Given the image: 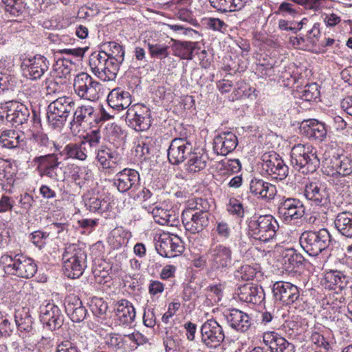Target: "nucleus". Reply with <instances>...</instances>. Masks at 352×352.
Masks as SVG:
<instances>
[{"instance_id": "f257e3e1", "label": "nucleus", "mask_w": 352, "mask_h": 352, "mask_svg": "<svg viewBox=\"0 0 352 352\" xmlns=\"http://www.w3.org/2000/svg\"><path fill=\"white\" fill-rule=\"evenodd\" d=\"M62 260L64 274L69 278L80 277L87 267V253L76 243L65 245Z\"/></svg>"}, {"instance_id": "f03ea898", "label": "nucleus", "mask_w": 352, "mask_h": 352, "mask_svg": "<svg viewBox=\"0 0 352 352\" xmlns=\"http://www.w3.org/2000/svg\"><path fill=\"white\" fill-rule=\"evenodd\" d=\"M278 223L276 219L270 215L254 214L248 220V236L263 243L269 242L276 236Z\"/></svg>"}, {"instance_id": "7ed1b4c3", "label": "nucleus", "mask_w": 352, "mask_h": 352, "mask_svg": "<svg viewBox=\"0 0 352 352\" xmlns=\"http://www.w3.org/2000/svg\"><path fill=\"white\" fill-rule=\"evenodd\" d=\"M290 157L293 167L302 173H314L320 166L317 151L309 145L298 144L294 146Z\"/></svg>"}, {"instance_id": "20e7f679", "label": "nucleus", "mask_w": 352, "mask_h": 352, "mask_svg": "<svg viewBox=\"0 0 352 352\" xmlns=\"http://www.w3.org/2000/svg\"><path fill=\"white\" fill-rule=\"evenodd\" d=\"M332 242L331 235L325 228L318 230H307L300 236V246L311 256H318L327 249Z\"/></svg>"}, {"instance_id": "39448f33", "label": "nucleus", "mask_w": 352, "mask_h": 352, "mask_svg": "<svg viewBox=\"0 0 352 352\" xmlns=\"http://www.w3.org/2000/svg\"><path fill=\"white\" fill-rule=\"evenodd\" d=\"M74 102L70 97H60L47 108V119L54 129H60L74 109Z\"/></svg>"}, {"instance_id": "423d86ee", "label": "nucleus", "mask_w": 352, "mask_h": 352, "mask_svg": "<svg viewBox=\"0 0 352 352\" xmlns=\"http://www.w3.org/2000/svg\"><path fill=\"white\" fill-rule=\"evenodd\" d=\"M208 256V270L212 272H227L232 265V250L224 244L211 245Z\"/></svg>"}, {"instance_id": "0eeeda50", "label": "nucleus", "mask_w": 352, "mask_h": 352, "mask_svg": "<svg viewBox=\"0 0 352 352\" xmlns=\"http://www.w3.org/2000/svg\"><path fill=\"white\" fill-rule=\"evenodd\" d=\"M74 89L80 98L95 101L100 97L102 85L87 73L82 72L76 76Z\"/></svg>"}, {"instance_id": "6e6552de", "label": "nucleus", "mask_w": 352, "mask_h": 352, "mask_svg": "<svg viewBox=\"0 0 352 352\" xmlns=\"http://www.w3.org/2000/svg\"><path fill=\"white\" fill-rule=\"evenodd\" d=\"M110 60L102 51L93 52L89 57V66L93 73L104 81L113 80L118 72L116 67H111Z\"/></svg>"}, {"instance_id": "1a4fd4ad", "label": "nucleus", "mask_w": 352, "mask_h": 352, "mask_svg": "<svg viewBox=\"0 0 352 352\" xmlns=\"http://www.w3.org/2000/svg\"><path fill=\"white\" fill-rule=\"evenodd\" d=\"M41 128V119L30 102L28 105L23 104V135L30 138L34 145H30V150L34 147L38 141Z\"/></svg>"}, {"instance_id": "9d476101", "label": "nucleus", "mask_w": 352, "mask_h": 352, "mask_svg": "<svg viewBox=\"0 0 352 352\" xmlns=\"http://www.w3.org/2000/svg\"><path fill=\"white\" fill-rule=\"evenodd\" d=\"M261 166L272 177L283 180L289 174V167L285 164L282 157L276 152L264 153L262 157Z\"/></svg>"}, {"instance_id": "9b49d317", "label": "nucleus", "mask_w": 352, "mask_h": 352, "mask_svg": "<svg viewBox=\"0 0 352 352\" xmlns=\"http://www.w3.org/2000/svg\"><path fill=\"white\" fill-rule=\"evenodd\" d=\"M305 214V208L302 202L296 198H285L278 204V217L286 223L300 219Z\"/></svg>"}, {"instance_id": "f8f14e48", "label": "nucleus", "mask_w": 352, "mask_h": 352, "mask_svg": "<svg viewBox=\"0 0 352 352\" xmlns=\"http://www.w3.org/2000/svg\"><path fill=\"white\" fill-rule=\"evenodd\" d=\"M201 342L208 348L215 349L225 339L223 327L214 320H207L200 329Z\"/></svg>"}, {"instance_id": "ddd939ff", "label": "nucleus", "mask_w": 352, "mask_h": 352, "mask_svg": "<svg viewBox=\"0 0 352 352\" xmlns=\"http://www.w3.org/2000/svg\"><path fill=\"white\" fill-rule=\"evenodd\" d=\"M304 195L312 204L327 206L330 202V189L324 182L319 180L310 182L305 185Z\"/></svg>"}, {"instance_id": "4468645a", "label": "nucleus", "mask_w": 352, "mask_h": 352, "mask_svg": "<svg viewBox=\"0 0 352 352\" xmlns=\"http://www.w3.org/2000/svg\"><path fill=\"white\" fill-rule=\"evenodd\" d=\"M125 119L128 125L136 131H146L151 125V111L145 106L129 108Z\"/></svg>"}, {"instance_id": "2eb2a0df", "label": "nucleus", "mask_w": 352, "mask_h": 352, "mask_svg": "<svg viewBox=\"0 0 352 352\" xmlns=\"http://www.w3.org/2000/svg\"><path fill=\"white\" fill-rule=\"evenodd\" d=\"M210 216L200 211L186 208L182 214V221L186 231L197 234L208 227Z\"/></svg>"}, {"instance_id": "dca6fc26", "label": "nucleus", "mask_w": 352, "mask_h": 352, "mask_svg": "<svg viewBox=\"0 0 352 352\" xmlns=\"http://www.w3.org/2000/svg\"><path fill=\"white\" fill-rule=\"evenodd\" d=\"M192 145L186 138L173 139L168 149V159L170 164L179 165L188 159Z\"/></svg>"}, {"instance_id": "f3484780", "label": "nucleus", "mask_w": 352, "mask_h": 352, "mask_svg": "<svg viewBox=\"0 0 352 352\" xmlns=\"http://www.w3.org/2000/svg\"><path fill=\"white\" fill-rule=\"evenodd\" d=\"M155 249L162 256L173 258L182 254L185 248L184 242L177 236L164 235L160 236Z\"/></svg>"}, {"instance_id": "a211bd4d", "label": "nucleus", "mask_w": 352, "mask_h": 352, "mask_svg": "<svg viewBox=\"0 0 352 352\" xmlns=\"http://www.w3.org/2000/svg\"><path fill=\"white\" fill-rule=\"evenodd\" d=\"M49 62L41 55L23 57V76L31 80L40 78L48 69Z\"/></svg>"}, {"instance_id": "6ab92c4d", "label": "nucleus", "mask_w": 352, "mask_h": 352, "mask_svg": "<svg viewBox=\"0 0 352 352\" xmlns=\"http://www.w3.org/2000/svg\"><path fill=\"white\" fill-rule=\"evenodd\" d=\"M272 293L276 301L285 305L294 303L300 296L298 287L289 282H276L272 287Z\"/></svg>"}, {"instance_id": "aec40b11", "label": "nucleus", "mask_w": 352, "mask_h": 352, "mask_svg": "<svg viewBox=\"0 0 352 352\" xmlns=\"http://www.w3.org/2000/svg\"><path fill=\"white\" fill-rule=\"evenodd\" d=\"M236 294L241 301L253 305H261L265 298L263 287L252 283L241 285L236 289Z\"/></svg>"}, {"instance_id": "412c9836", "label": "nucleus", "mask_w": 352, "mask_h": 352, "mask_svg": "<svg viewBox=\"0 0 352 352\" xmlns=\"http://www.w3.org/2000/svg\"><path fill=\"white\" fill-rule=\"evenodd\" d=\"M41 312L40 320L47 329L55 331L63 327L64 316L58 306L48 303Z\"/></svg>"}, {"instance_id": "4be33fe9", "label": "nucleus", "mask_w": 352, "mask_h": 352, "mask_svg": "<svg viewBox=\"0 0 352 352\" xmlns=\"http://www.w3.org/2000/svg\"><path fill=\"white\" fill-rule=\"evenodd\" d=\"M263 340L271 352H296L294 344L276 332H265Z\"/></svg>"}, {"instance_id": "5701e85b", "label": "nucleus", "mask_w": 352, "mask_h": 352, "mask_svg": "<svg viewBox=\"0 0 352 352\" xmlns=\"http://www.w3.org/2000/svg\"><path fill=\"white\" fill-rule=\"evenodd\" d=\"M224 316L230 327L240 332L248 331L252 325L249 315L238 309L227 310L224 313Z\"/></svg>"}, {"instance_id": "b1692460", "label": "nucleus", "mask_w": 352, "mask_h": 352, "mask_svg": "<svg viewBox=\"0 0 352 352\" xmlns=\"http://www.w3.org/2000/svg\"><path fill=\"white\" fill-rule=\"evenodd\" d=\"M140 181L139 173L131 168H124L116 175L113 185L120 192H125L138 184Z\"/></svg>"}, {"instance_id": "393cba45", "label": "nucleus", "mask_w": 352, "mask_h": 352, "mask_svg": "<svg viewBox=\"0 0 352 352\" xmlns=\"http://www.w3.org/2000/svg\"><path fill=\"white\" fill-rule=\"evenodd\" d=\"M238 144L236 135L232 132H222L214 139L213 148L218 154L226 155L235 149Z\"/></svg>"}, {"instance_id": "a878e982", "label": "nucleus", "mask_w": 352, "mask_h": 352, "mask_svg": "<svg viewBox=\"0 0 352 352\" xmlns=\"http://www.w3.org/2000/svg\"><path fill=\"white\" fill-rule=\"evenodd\" d=\"M116 319L119 325H131L135 318V310L133 304L127 300L118 301L114 307Z\"/></svg>"}, {"instance_id": "bb28decb", "label": "nucleus", "mask_w": 352, "mask_h": 352, "mask_svg": "<svg viewBox=\"0 0 352 352\" xmlns=\"http://www.w3.org/2000/svg\"><path fill=\"white\" fill-rule=\"evenodd\" d=\"M67 314L74 322H82L87 317V310L82 305V301L76 296L67 298L65 302Z\"/></svg>"}, {"instance_id": "cd10ccee", "label": "nucleus", "mask_w": 352, "mask_h": 352, "mask_svg": "<svg viewBox=\"0 0 352 352\" xmlns=\"http://www.w3.org/2000/svg\"><path fill=\"white\" fill-rule=\"evenodd\" d=\"M250 190L254 195L265 200L272 199L276 194V188L274 185L256 178L251 180Z\"/></svg>"}, {"instance_id": "c85d7f7f", "label": "nucleus", "mask_w": 352, "mask_h": 352, "mask_svg": "<svg viewBox=\"0 0 352 352\" xmlns=\"http://www.w3.org/2000/svg\"><path fill=\"white\" fill-rule=\"evenodd\" d=\"M102 50L104 54H107L108 58L111 60L110 65L111 67H116L119 71L121 64L123 63L124 59V50L122 45L119 43L110 41L102 44Z\"/></svg>"}, {"instance_id": "c756f323", "label": "nucleus", "mask_w": 352, "mask_h": 352, "mask_svg": "<svg viewBox=\"0 0 352 352\" xmlns=\"http://www.w3.org/2000/svg\"><path fill=\"white\" fill-rule=\"evenodd\" d=\"M109 105L118 111L128 108L131 103V95L129 92L124 91L120 87L113 89L107 96Z\"/></svg>"}, {"instance_id": "7c9ffc66", "label": "nucleus", "mask_w": 352, "mask_h": 352, "mask_svg": "<svg viewBox=\"0 0 352 352\" xmlns=\"http://www.w3.org/2000/svg\"><path fill=\"white\" fill-rule=\"evenodd\" d=\"M98 116L94 108L91 105L82 104L74 112L73 119L70 122V124L81 126L83 122L88 124H91L92 122H98Z\"/></svg>"}, {"instance_id": "2f4dec72", "label": "nucleus", "mask_w": 352, "mask_h": 352, "mask_svg": "<svg viewBox=\"0 0 352 352\" xmlns=\"http://www.w3.org/2000/svg\"><path fill=\"white\" fill-rule=\"evenodd\" d=\"M300 129L307 136L315 140L323 141L327 138V129L324 123L316 120H304Z\"/></svg>"}, {"instance_id": "473e14b6", "label": "nucleus", "mask_w": 352, "mask_h": 352, "mask_svg": "<svg viewBox=\"0 0 352 352\" xmlns=\"http://www.w3.org/2000/svg\"><path fill=\"white\" fill-rule=\"evenodd\" d=\"M334 223L340 234L346 238L352 239V212L348 211L339 212Z\"/></svg>"}, {"instance_id": "72a5a7b5", "label": "nucleus", "mask_w": 352, "mask_h": 352, "mask_svg": "<svg viewBox=\"0 0 352 352\" xmlns=\"http://www.w3.org/2000/svg\"><path fill=\"white\" fill-rule=\"evenodd\" d=\"M325 287L330 290H342L349 281V277L346 276L340 271H330L325 274Z\"/></svg>"}, {"instance_id": "f704fd0d", "label": "nucleus", "mask_w": 352, "mask_h": 352, "mask_svg": "<svg viewBox=\"0 0 352 352\" xmlns=\"http://www.w3.org/2000/svg\"><path fill=\"white\" fill-rule=\"evenodd\" d=\"M96 159L103 168H110L112 164H116L120 160L118 154L106 145H101L98 148Z\"/></svg>"}, {"instance_id": "c9c22d12", "label": "nucleus", "mask_w": 352, "mask_h": 352, "mask_svg": "<svg viewBox=\"0 0 352 352\" xmlns=\"http://www.w3.org/2000/svg\"><path fill=\"white\" fill-rule=\"evenodd\" d=\"M40 336L38 329L23 327V352H41L37 346Z\"/></svg>"}, {"instance_id": "e433bc0d", "label": "nucleus", "mask_w": 352, "mask_h": 352, "mask_svg": "<svg viewBox=\"0 0 352 352\" xmlns=\"http://www.w3.org/2000/svg\"><path fill=\"white\" fill-rule=\"evenodd\" d=\"M63 154L67 158L85 161L87 158V150L85 143L81 141L80 142L69 143L64 147Z\"/></svg>"}, {"instance_id": "4c0bfd02", "label": "nucleus", "mask_w": 352, "mask_h": 352, "mask_svg": "<svg viewBox=\"0 0 352 352\" xmlns=\"http://www.w3.org/2000/svg\"><path fill=\"white\" fill-rule=\"evenodd\" d=\"M211 6L221 12H233L243 8L245 0H210Z\"/></svg>"}, {"instance_id": "58836bf2", "label": "nucleus", "mask_w": 352, "mask_h": 352, "mask_svg": "<svg viewBox=\"0 0 352 352\" xmlns=\"http://www.w3.org/2000/svg\"><path fill=\"white\" fill-rule=\"evenodd\" d=\"M208 157L206 154L191 152L187 162L189 172H199L204 170L207 165Z\"/></svg>"}, {"instance_id": "ea45409f", "label": "nucleus", "mask_w": 352, "mask_h": 352, "mask_svg": "<svg viewBox=\"0 0 352 352\" xmlns=\"http://www.w3.org/2000/svg\"><path fill=\"white\" fill-rule=\"evenodd\" d=\"M196 50L197 43L191 41H179L176 45L175 55L182 59L191 60L193 58V52Z\"/></svg>"}, {"instance_id": "a19ab883", "label": "nucleus", "mask_w": 352, "mask_h": 352, "mask_svg": "<svg viewBox=\"0 0 352 352\" xmlns=\"http://www.w3.org/2000/svg\"><path fill=\"white\" fill-rule=\"evenodd\" d=\"M0 144L3 147L14 148L20 145L19 132L14 130L4 131L0 135Z\"/></svg>"}, {"instance_id": "79ce46f5", "label": "nucleus", "mask_w": 352, "mask_h": 352, "mask_svg": "<svg viewBox=\"0 0 352 352\" xmlns=\"http://www.w3.org/2000/svg\"><path fill=\"white\" fill-rule=\"evenodd\" d=\"M304 261L303 256L292 249L288 250L283 258V263L286 270L288 271H293L296 267L302 265Z\"/></svg>"}, {"instance_id": "37998d69", "label": "nucleus", "mask_w": 352, "mask_h": 352, "mask_svg": "<svg viewBox=\"0 0 352 352\" xmlns=\"http://www.w3.org/2000/svg\"><path fill=\"white\" fill-rule=\"evenodd\" d=\"M169 46L164 43H148L149 54L152 58L162 60L170 55Z\"/></svg>"}, {"instance_id": "c03bdc74", "label": "nucleus", "mask_w": 352, "mask_h": 352, "mask_svg": "<svg viewBox=\"0 0 352 352\" xmlns=\"http://www.w3.org/2000/svg\"><path fill=\"white\" fill-rule=\"evenodd\" d=\"M2 2L5 6L6 15L16 18L22 14V0H2Z\"/></svg>"}, {"instance_id": "a18cd8bd", "label": "nucleus", "mask_w": 352, "mask_h": 352, "mask_svg": "<svg viewBox=\"0 0 352 352\" xmlns=\"http://www.w3.org/2000/svg\"><path fill=\"white\" fill-rule=\"evenodd\" d=\"M34 161L38 162L41 173L47 170V168H52L54 166H58L60 164L58 158L54 154L36 157L34 158Z\"/></svg>"}, {"instance_id": "49530a36", "label": "nucleus", "mask_w": 352, "mask_h": 352, "mask_svg": "<svg viewBox=\"0 0 352 352\" xmlns=\"http://www.w3.org/2000/svg\"><path fill=\"white\" fill-rule=\"evenodd\" d=\"M337 173L342 176H347L352 173V160L344 156L342 159H337L333 162Z\"/></svg>"}, {"instance_id": "de8ad7c7", "label": "nucleus", "mask_w": 352, "mask_h": 352, "mask_svg": "<svg viewBox=\"0 0 352 352\" xmlns=\"http://www.w3.org/2000/svg\"><path fill=\"white\" fill-rule=\"evenodd\" d=\"M300 93L301 98L306 101L316 100L320 96V91L316 83L305 85Z\"/></svg>"}, {"instance_id": "09e8293b", "label": "nucleus", "mask_w": 352, "mask_h": 352, "mask_svg": "<svg viewBox=\"0 0 352 352\" xmlns=\"http://www.w3.org/2000/svg\"><path fill=\"white\" fill-rule=\"evenodd\" d=\"M89 307L93 314L97 317L105 315L108 309L107 303L102 298L96 297L91 298Z\"/></svg>"}, {"instance_id": "8fccbe9b", "label": "nucleus", "mask_w": 352, "mask_h": 352, "mask_svg": "<svg viewBox=\"0 0 352 352\" xmlns=\"http://www.w3.org/2000/svg\"><path fill=\"white\" fill-rule=\"evenodd\" d=\"M85 204L87 208L91 212H102L104 211L102 208H107L108 204L104 200H100L97 197H91L85 199Z\"/></svg>"}, {"instance_id": "3c124183", "label": "nucleus", "mask_w": 352, "mask_h": 352, "mask_svg": "<svg viewBox=\"0 0 352 352\" xmlns=\"http://www.w3.org/2000/svg\"><path fill=\"white\" fill-rule=\"evenodd\" d=\"M215 232L218 236L223 240L228 239L232 234L230 225L225 220H217L215 223Z\"/></svg>"}, {"instance_id": "603ef678", "label": "nucleus", "mask_w": 352, "mask_h": 352, "mask_svg": "<svg viewBox=\"0 0 352 352\" xmlns=\"http://www.w3.org/2000/svg\"><path fill=\"white\" fill-rule=\"evenodd\" d=\"M19 256L17 254L14 259L11 257L9 258L10 263L5 266V271L6 273L12 275H16L17 277H22V270L21 269V262L20 258H16Z\"/></svg>"}, {"instance_id": "864d4df0", "label": "nucleus", "mask_w": 352, "mask_h": 352, "mask_svg": "<svg viewBox=\"0 0 352 352\" xmlns=\"http://www.w3.org/2000/svg\"><path fill=\"white\" fill-rule=\"evenodd\" d=\"M255 274V270L248 265L241 266L235 272V276L238 278H241L243 280L252 279Z\"/></svg>"}, {"instance_id": "5fc2aeb1", "label": "nucleus", "mask_w": 352, "mask_h": 352, "mask_svg": "<svg viewBox=\"0 0 352 352\" xmlns=\"http://www.w3.org/2000/svg\"><path fill=\"white\" fill-rule=\"evenodd\" d=\"M23 278H30L37 272V265L32 258L27 257L23 259Z\"/></svg>"}, {"instance_id": "6e6d98bb", "label": "nucleus", "mask_w": 352, "mask_h": 352, "mask_svg": "<svg viewBox=\"0 0 352 352\" xmlns=\"http://www.w3.org/2000/svg\"><path fill=\"white\" fill-rule=\"evenodd\" d=\"M169 210L164 209L161 207L155 206L152 210V214L155 223L165 226L166 224V219L169 217L167 215H169Z\"/></svg>"}, {"instance_id": "4d7b16f0", "label": "nucleus", "mask_w": 352, "mask_h": 352, "mask_svg": "<svg viewBox=\"0 0 352 352\" xmlns=\"http://www.w3.org/2000/svg\"><path fill=\"white\" fill-rule=\"evenodd\" d=\"M48 236V234L43 232L40 230L32 232L29 237L32 243L39 249L43 248L45 244V239Z\"/></svg>"}, {"instance_id": "13d9d810", "label": "nucleus", "mask_w": 352, "mask_h": 352, "mask_svg": "<svg viewBox=\"0 0 352 352\" xmlns=\"http://www.w3.org/2000/svg\"><path fill=\"white\" fill-rule=\"evenodd\" d=\"M228 211L238 217H243L244 209L242 204L235 198H231L228 206Z\"/></svg>"}, {"instance_id": "bf43d9fd", "label": "nucleus", "mask_w": 352, "mask_h": 352, "mask_svg": "<svg viewBox=\"0 0 352 352\" xmlns=\"http://www.w3.org/2000/svg\"><path fill=\"white\" fill-rule=\"evenodd\" d=\"M101 139L100 131L99 129L93 130L83 137L82 142L85 143V146L88 144L91 147L96 146L100 143Z\"/></svg>"}, {"instance_id": "052dcab7", "label": "nucleus", "mask_w": 352, "mask_h": 352, "mask_svg": "<svg viewBox=\"0 0 352 352\" xmlns=\"http://www.w3.org/2000/svg\"><path fill=\"white\" fill-rule=\"evenodd\" d=\"M311 340L314 344L323 349L325 352L331 348V344L329 341L322 334L318 332H314L311 334Z\"/></svg>"}, {"instance_id": "680f3d73", "label": "nucleus", "mask_w": 352, "mask_h": 352, "mask_svg": "<svg viewBox=\"0 0 352 352\" xmlns=\"http://www.w3.org/2000/svg\"><path fill=\"white\" fill-rule=\"evenodd\" d=\"M188 208L200 211L201 212H204V214H207L208 215L211 216L210 212V205L208 201L206 199H196L195 206L189 207Z\"/></svg>"}, {"instance_id": "e2e57ef3", "label": "nucleus", "mask_w": 352, "mask_h": 352, "mask_svg": "<svg viewBox=\"0 0 352 352\" xmlns=\"http://www.w3.org/2000/svg\"><path fill=\"white\" fill-rule=\"evenodd\" d=\"M177 16L179 19L183 21H186L194 26L198 25L196 19L193 17V15L192 14L191 12L189 11L188 9H180L178 11Z\"/></svg>"}, {"instance_id": "0e129e2a", "label": "nucleus", "mask_w": 352, "mask_h": 352, "mask_svg": "<svg viewBox=\"0 0 352 352\" xmlns=\"http://www.w3.org/2000/svg\"><path fill=\"white\" fill-rule=\"evenodd\" d=\"M179 302H172L169 303L168 311L162 316V322L167 324L169 322V319L175 314V313L179 310Z\"/></svg>"}, {"instance_id": "69168bd1", "label": "nucleus", "mask_w": 352, "mask_h": 352, "mask_svg": "<svg viewBox=\"0 0 352 352\" xmlns=\"http://www.w3.org/2000/svg\"><path fill=\"white\" fill-rule=\"evenodd\" d=\"M144 324L148 327L152 328L156 324V317L154 309H145L143 316Z\"/></svg>"}, {"instance_id": "338daca9", "label": "nucleus", "mask_w": 352, "mask_h": 352, "mask_svg": "<svg viewBox=\"0 0 352 352\" xmlns=\"http://www.w3.org/2000/svg\"><path fill=\"white\" fill-rule=\"evenodd\" d=\"M13 105H17L16 109L13 111L11 109H9L8 111L6 118L8 122H12L13 124L16 123L17 124H22V118H20L19 116L21 109H17L19 107V104L16 102H12V106Z\"/></svg>"}, {"instance_id": "774afa93", "label": "nucleus", "mask_w": 352, "mask_h": 352, "mask_svg": "<svg viewBox=\"0 0 352 352\" xmlns=\"http://www.w3.org/2000/svg\"><path fill=\"white\" fill-rule=\"evenodd\" d=\"M208 25L215 31L224 32L228 25L221 20L217 18H210Z\"/></svg>"}]
</instances>
